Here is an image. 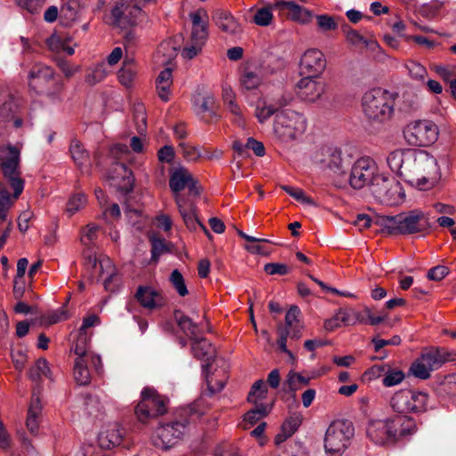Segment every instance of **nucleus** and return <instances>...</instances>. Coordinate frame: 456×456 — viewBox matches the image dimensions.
I'll list each match as a JSON object with an SVG mask.
<instances>
[{
  "mask_svg": "<svg viewBox=\"0 0 456 456\" xmlns=\"http://www.w3.org/2000/svg\"><path fill=\"white\" fill-rule=\"evenodd\" d=\"M390 169L419 189L432 186L439 177L436 159L425 151L398 149L389 153Z\"/></svg>",
  "mask_w": 456,
  "mask_h": 456,
  "instance_id": "obj_1",
  "label": "nucleus"
},
{
  "mask_svg": "<svg viewBox=\"0 0 456 456\" xmlns=\"http://www.w3.org/2000/svg\"><path fill=\"white\" fill-rule=\"evenodd\" d=\"M376 225L388 234H413L424 232L430 227L428 216L419 209H413L396 216L377 215L374 221Z\"/></svg>",
  "mask_w": 456,
  "mask_h": 456,
  "instance_id": "obj_2",
  "label": "nucleus"
},
{
  "mask_svg": "<svg viewBox=\"0 0 456 456\" xmlns=\"http://www.w3.org/2000/svg\"><path fill=\"white\" fill-rule=\"evenodd\" d=\"M306 126V118L303 114L292 110H284L275 115L273 131L280 142L290 143L303 135Z\"/></svg>",
  "mask_w": 456,
  "mask_h": 456,
  "instance_id": "obj_3",
  "label": "nucleus"
},
{
  "mask_svg": "<svg viewBox=\"0 0 456 456\" xmlns=\"http://www.w3.org/2000/svg\"><path fill=\"white\" fill-rule=\"evenodd\" d=\"M452 361H456V351H450L444 347H430L425 349L411 363L410 372L418 379H427L433 370Z\"/></svg>",
  "mask_w": 456,
  "mask_h": 456,
  "instance_id": "obj_4",
  "label": "nucleus"
},
{
  "mask_svg": "<svg viewBox=\"0 0 456 456\" xmlns=\"http://www.w3.org/2000/svg\"><path fill=\"white\" fill-rule=\"evenodd\" d=\"M354 436V428L346 419L333 420L324 436V449L328 456H341L350 445Z\"/></svg>",
  "mask_w": 456,
  "mask_h": 456,
  "instance_id": "obj_5",
  "label": "nucleus"
},
{
  "mask_svg": "<svg viewBox=\"0 0 456 456\" xmlns=\"http://www.w3.org/2000/svg\"><path fill=\"white\" fill-rule=\"evenodd\" d=\"M394 94L381 88L372 89L362 97V109L365 115L374 120L386 121L394 112Z\"/></svg>",
  "mask_w": 456,
  "mask_h": 456,
  "instance_id": "obj_6",
  "label": "nucleus"
},
{
  "mask_svg": "<svg viewBox=\"0 0 456 456\" xmlns=\"http://www.w3.org/2000/svg\"><path fill=\"white\" fill-rule=\"evenodd\" d=\"M190 18L192 24L191 36L182 51V56L187 60L193 59L202 51L208 37V12L204 8H200L190 13Z\"/></svg>",
  "mask_w": 456,
  "mask_h": 456,
  "instance_id": "obj_7",
  "label": "nucleus"
},
{
  "mask_svg": "<svg viewBox=\"0 0 456 456\" xmlns=\"http://www.w3.org/2000/svg\"><path fill=\"white\" fill-rule=\"evenodd\" d=\"M428 393L417 389H400L390 399L392 410L398 413L419 414L428 410Z\"/></svg>",
  "mask_w": 456,
  "mask_h": 456,
  "instance_id": "obj_8",
  "label": "nucleus"
},
{
  "mask_svg": "<svg viewBox=\"0 0 456 456\" xmlns=\"http://www.w3.org/2000/svg\"><path fill=\"white\" fill-rule=\"evenodd\" d=\"M167 400L158 392L150 387H145L141 392V400L134 409L137 419L143 424L164 415L167 411Z\"/></svg>",
  "mask_w": 456,
  "mask_h": 456,
  "instance_id": "obj_9",
  "label": "nucleus"
},
{
  "mask_svg": "<svg viewBox=\"0 0 456 456\" xmlns=\"http://www.w3.org/2000/svg\"><path fill=\"white\" fill-rule=\"evenodd\" d=\"M403 135L408 144L416 147H428L436 142L438 126L431 120L418 119L407 124Z\"/></svg>",
  "mask_w": 456,
  "mask_h": 456,
  "instance_id": "obj_10",
  "label": "nucleus"
},
{
  "mask_svg": "<svg viewBox=\"0 0 456 456\" xmlns=\"http://www.w3.org/2000/svg\"><path fill=\"white\" fill-rule=\"evenodd\" d=\"M189 424L190 422L186 418L160 424L151 436L153 444L162 450H167L175 446L187 434Z\"/></svg>",
  "mask_w": 456,
  "mask_h": 456,
  "instance_id": "obj_11",
  "label": "nucleus"
},
{
  "mask_svg": "<svg viewBox=\"0 0 456 456\" xmlns=\"http://www.w3.org/2000/svg\"><path fill=\"white\" fill-rule=\"evenodd\" d=\"M20 150L14 146L0 147V166L14 190L13 197L17 199L23 191L24 183L19 172Z\"/></svg>",
  "mask_w": 456,
  "mask_h": 456,
  "instance_id": "obj_12",
  "label": "nucleus"
},
{
  "mask_svg": "<svg viewBox=\"0 0 456 456\" xmlns=\"http://www.w3.org/2000/svg\"><path fill=\"white\" fill-rule=\"evenodd\" d=\"M370 192L379 202L389 206L400 205L405 198L402 184L394 177L383 174L378 176Z\"/></svg>",
  "mask_w": 456,
  "mask_h": 456,
  "instance_id": "obj_13",
  "label": "nucleus"
},
{
  "mask_svg": "<svg viewBox=\"0 0 456 456\" xmlns=\"http://www.w3.org/2000/svg\"><path fill=\"white\" fill-rule=\"evenodd\" d=\"M381 175L373 159L361 157L352 165L348 181L354 189L360 190L369 186L370 190H371L372 184L376 183L378 176Z\"/></svg>",
  "mask_w": 456,
  "mask_h": 456,
  "instance_id": "obj_14",
  "label": "nucleus"
},
{
  "mask_svg": "<svg viewBox=\"0 0 456 456\" xmlns=\"http://www.w3.org/2000/svg\"><path fill=\"white\" fill-rule=\"evenodd\" d=\"M314 160L322 168L330 170L335 175H344L349 160L343 158L342 151L337 148L323 147L318 150Z\"/></svg>",
  "mask_w": 456,
  "mask_h": 456,
  "instance_id": "obj_15",
  "label": "nucleus"
},
{
  "mask_svg": "<svg viewBox=\"0 0 456 456\" xmlns=\"http://www.w3.org/2000/svg\"><path fill=\"white\" fill-rule=\"evenodd\" d=\"M143 19L138 8L130 3H118L111 10V25L126 30L135 27Z\"/></svg>",
  "mask_w": 456,
  "mask_h": 456,
  "instance_id": "obj_16",
  "label": "nucleus"
},
{
  "mask_svg": "<svg viewBox=\"0 0 456 456\" xmlns=\"http://www.w3.org/2000/svg\"><path fill=\"white\" fill-rule=\"evenodd\" d=\"M326 65L323 53L319 49L310 48L300 58L299 71L303 76L320 77L325 70Z\"/></svg>",
  "mask_w": 456,
  "mask_h": 456,
  "instance_id": "obj_17",
  "label": "nucleus"
},
{
  "mask_svg": "<svg viewBox=\"0 0 456 456\" xmlns=\"http://www.w3.org/2000/svg\"><path fill=\"white\" fill-rule=\"evenodd\" d=\"M387 419L395 443L411 437L418 431L416 420L409 415L399 413Z\"/></svg>",
  "mask_w": 456,
  "mask_h": 456,
  "instance_id": "obj_18",
  "label": "nucleus"
},
{
  "mask_svg": "<svg viewBox=\"0 0 456 456\" xmlns=\"http://www.w3.org/2000/svg\"><path fill=\"white\" fill-rule=\"evenodd\" d=\"M169 187L175 193V197L181 195L180 192L187 188L191 194L197 196L200 190L197 187V181L193 178L191 173L183 167L174 169L169 178Z\"/></svg>",
  "mask_w": 456,
  "mask_h": 456,
  "instance_id": "obj_19",
  "label": "nucleus"
},
{
  "mask_svg": "<svg viewBox=\"0 0 456 456\" xmlns=\"http://www.w3.org/2000/svg\"><path fill=\"white\" fill-rule=\"evenodd\" d=\"M318 77L305 76L298 81V94L304 101L315 102L326 93L327 84Z\"/></svg>",
  "mask_w": 456,
  "mask_h": 456,
  "instance_id": "obj_20",
  "label": "nucleus"
},
{
  "mask_svg": "<svg viewBox=\"0 0 456 456\" xmlns=\"http://www.w3.org/2000/svg\"><path fill=\"white\" fill-rule=\"evenodd\" d=\"M368 437L376 444H395L388 419L370 420L367 427Z\"/></svg>",
  "mask_w": 456,
  "mask_h": 456,
  "instance_id": "obj_21",
  "label": "nucleus"
},
{
  "mask_svg": "<svg viewBox=\"0 0 456 456\" xmlns=\"http://www.w3.org/2000/svg\"><path fill=\"white\" fill-rule=\"evenodd\" d=\"M134 297L142 307L150 311L159 309L166 304L162 293L151 286H139Z\"/></svg>",
  "mask_w": 456,
  "mask_h": 456,
  "instance_id": "obj_22",
  "label": "nucleus"
},
{
  "mask_svg": "<svg viewBox=\"0 0 456 456\" xmlns=\"http://www.w3.org/2000/svg\"><path fill=\"white\" fill-rule=\"evenodd\" d=\"M175 200L187 228L190 230H196L199 225L202 228L204 232L210 237L211 235L207 227L198 220L196 216V206L194 203L182 195L175 196Z\"/></svg>",
  "mask_w": 456,
  "mask_h": 456,
  "instance_id": "obj_23",
  "label": "nucleus"
},
{
  "mask_svg": "<svg viewBox=\"0 0 456 456\" xmlns=\"http://www.w3.org/2000/svg\"><path fill=\"white\" fill-rule=\"evenodd\" d=\"M125 434V429L118 423L108 424L98 435L99 445L103 449L118 446L122 443Z\"/></svg>",
  "mask_w": 456,
  "mask_h": 456,
  "instance_id": "obj_24",
  "label": "nucleus"
},
{
  "mask_svg": "<svg viewBox=\"0 0 456 456\" xmlns=\"http://www.w3.org/2000/svg\"><path fill=\"white\" fill-rule=\"evenodd\" d=\"M92 267L97 271L99 269V275L103 281V285L106 290L114 291L116 285L112 282L116 279V269L112 261L104 256L97 260L95 256L89 258V263Z\"/></svg>",
  "mask_w": 456,
  "mask_h": 456,
  "instance_id": "obj_25",
  "label": "nucleus"
},
{
  "mask_svg": "<svg viewBox=\"0 0 456 456\" xmlns=\"http://www.w3.org/2000/svg\"><path fill=\"white\" fill-rule=\"evenodd\" d=\"M216 26L228 35H237L241 32V26L232 14L224 9H216L212 13Z\"/></svg>",
  "mask_w": 456,
  "mask_h": 456,
  "instance_id": "obj_26",
  "label": "nucleus"
},
{
  "mask_svg": "<svg viewBox=\"0 0 456 456\" xmlns=\"http://www.w3.org/2000/svg\"><path fill=\"white\" fill-rule=\"evenodd\" d=\"M54 77L53 69L44 64L34 65L28 72V86L37 91H41L43 85L50 82Z\"/></svg>",
  "mask_w": 456,
  "mask_h": 456,
  "instance_id": "obj_27",
  "label": "nucleus"
},
{
  "mask_svg": "<svg viewBox=\"0 0 456 456\" xmlns=\"http://www.w3.org/2000/svg\"><path fill=\"white\" fill-rule=\"evenodd\" d=\"M113 172L114 174L110 175L109 178L117 182L121 178L122 182L116 184L120 190L129 191L133 189L134 179L132 171L125 164L116 162Z\"/></svg>",
  "mask_w": 456,
  "mask_h": 456,
  "instance_id": "obj_28",
  "label": "nucleus"
},
{
  "mask_svg": "<svg viewBox=\"0 0 456 456\" xmlns=\"http://www.w3.org/2000/svg\"><path fill=\"white\" fill-rule=\"evenodd\" d=\"M191 352L196 358L205 360L209 364L216 354L212 344L208 339L199 336L192 339Z\"/></svg>",
  "mask_w": 456,
  "mask_h": 456,
  "instance_id": "obj_29",
  "label": "nucleus"
},
{
  "mask_svg": "<svg viewBox=\"0 0 456 456\" xmlns=\"http://www.w3.org/2000/svg\"><path fill=\"white\" fill-rule=\"evenodd\" d=\"M263 82L260 69L253 66H246L240 77V86L245 90L256 89Z\"/></svg>",
  "mask_w": 456,
  "mask_h": 456,
  "instance_id": "obj_30",
  "label": "nucleus"
},
{
  "mask_svg": "<svg viewBox=\"0 0 456 456\" xmlns=\"http://www.w3.org/2000/svg\"><path fill=\"white\" fill-rule=\"evenodd\" d=\"M41 411H42V405L40 403V400H39L38 396H36L35 395H33L29 407H28V417H27V421H26L27 428L32 434H36L38 430V427H39L38 418L41 414Z\"/></svg>",
  "mask_w": 456,
  "mask_h": 456,
  "instance_id": "obj_31",
  "label": "nucleus"
},
{
  "mask_svg": "<svg viewBox=\"0 0 456 456\" xmlns=\"http://www.w3.org/2000/svg\"><path fill=\"white\" fill-rule=\"evenodd\" d=\"M137 74L136 66L133 59H126L118 72V78L121 85L131 87L134 85Z\"/></svg>",
  "mask_w": 456,
  "mask_h": 456,
  "instance_id": "obj_32",
  "label": "nucleus"
},
{
  "mask_svg": "<svg viewBox=\"0 0 456 456\" xmlns=\"http://www.w3.org/2000/svg\"><path fill=\"white\" fill-rule=\"evenodd\" d=\"M277 106L273 105L272 101L265 98H260L256 102L255 109V117L259 123H265L273 115L277 114Z\"/></svg>",
  "mask_w": 456,
  "mask_h": 456,
  "instance_id": "obj_33",
  "label": "nucleus"
},
{
  "mask_svg": "<svg viewBox=\"0 0 456 456\" xmlns=\"http://www.w3.org/2000/svg\"><path fill=\"white\" fill-rule=\"evenodd\" d=\"M46 43L52 51L57 53L64 52L69 55H72L75 53L74 47L70 45L71 38L69 37L53 34L47 39Z\"/></svg>",
  "mask_w": 456,
  "mask_h": 456,
  "instance_id": "obj_34",
  "label": "nucleus"
},
{
  "mask_svg": "<svg viewBox=\"0 0 456 456\" xmlns=\"http://www.w3.org/2000/svg\"><path fill=\"white\" fill-rule=\"evenodd\" d=\"M300 310L297 305H292L285 316L286 326L291 330V338L298 339L301 337L302 325L298 320Z\"/></svg>",
  "mask_w": 456,
  "mask_h": 456,
  "instance_id": "obj_35",
  "label": "nucleus"
},
{
  "mask_svg": "<svg viewBox=\"0 0 456 456\" xmlns=\"http://www.w3.org/2000/svg\"><path fill=\"white\" fill-rule=\"evenodd\" d=\"M109 73L106 63L100 62L86 69L85 81L90 86H94L102 82Z\"/></svg>",
  "mask_w": 456,
  "mask_h": 456,
  "instance_id": "obj_36",
  "label": "nucleus"
},
{
  "mask_svg": "<svg viewBox=\"0 0 456 456\" xmlns=\"http://www.w3.org/2000/svg\"><path fill=\"white\" fill-rule=\"evenodd\" d=\"M175 48L170 43H162L154 54V61L159 66L169 65L175 59Z\"/></svg>",
  "mask_w": 456,
  "mask_h": 456,
  "instance_id": "obj_37",
  "label": "nucleus"
},
{
  "mask_svg": "<svg viewBox=\"0 0 456 456\" xmlns=\"http://www.w3.org/2000/svg\"><path fill=\"white\" fill-rule=\"evenodd\" d=\"M345 33L346 40L351 45L359 46L363 45L365 47L371 50H375V48L379 46L377 41L365 38L359 33V31L354 28H349L345 29Z\"/></svg>",
  "mask_w": 456,
  "mask_h": 456,
  "instance_id": "obj_38",
  "label": "nucleus"
},
{
  "mask_svg": "<svg viewBox=\"0 0 456 456\" xmlns=\"http://www.w3.org/2000/svg\"><path fill=\"white\" fill-rule=\"evenodd\" d=\"M73 375L79 386H86L91 382V374L85 358L80 357L75 360Z\"/></svg>",
  "mask_w": 456,
  "mask_h": 456,
  "instance_id": "obj_39",
  "label": "nucleus"
},
{
  "mask_svg": "<svg viewBox=\"0 0 456 456\" xmlns=\"http://www.w3.org/2000/svg\"><path fill=\"white\" fill-rule=\"evenodd\" d=\"M175 317L179 328L192 340L199 336V327L188 316L176 312Z\"/></svg>",
  "mask_w": 456,
  "mask_h": 456,
  "instance_id": "obj_40",
  "label": "nucleus"
},
{
  "mask_svg": "<svg viewBox=\"0 0 456 456\" xmlns=\"http://www.w3.org/2000/svg\"><path fill=\"white\" fill-rule=\"evenodd\" d=\"M69 152L72 159L77 167H81L87 164L89 160V154L78 141L74 140L71 142Z\"/></svg>",
  "mask_w": 456,
  "mask_h": 456,
  "instance_id": "obj_41",
  "label": "nucleus"
},
{
  "mask_svg": "<svg viewBox=\"0 0 456 456\" xmlns=\"http://www.w3.org/2000/svg\"><path fill=\"white\" fill-rule=\"evenodd\" d=\"M289 16L292 20L302 24H306L311 21L313 13L308 9L295 3L292 9H290L289 12Z\"/></svg>",
  "mask_w": 456,
  "mask_h": 456,
  "instance_id": "obj_42",
  "label": "nucleus"
},
{
  "mask_svg": "<svg viewBox=\"0 0 456 456\" xmlns=\"http://www.w3.org/2000/svg\"><path fill=\"white\" fill-rule=\"evenodd\" d=\"M404 378L405 375L403 370L398 369H392L389 366L383 377L382 384L386 387H391L401 384Z\"/></svg>",
  "mask_w": 456,
  "mask_h": 456,
  "instance_id": "obj_43",
  "label": "nucleus"
},
{
  "mask_svg": "<svg viewBox=\"0 0 456 456\" xmlns=\"http://www.w3.org/2000/svg\"><path fill=\"white\" fill-rule=\"evenodd\" d=\"M90 335L87 332H78L77 340L72 346V350L77 355V358H85L87 356Z\"/></svg>",
  "mask_w": 456,
  "mask_h": 456,
  "instance_id": "obj_44",
  "label": "nucleus"
},
{
  "mask_svg": "<svg viewBox=\"0 0 456 456\" xmlns=\"http://www.w3.org/2000/svg\"><path fill=\"white\" fill-rule=\"evenodd\" d=\"M267 388L265 382L262 379L256 380L253 384L248 393V401L252 403L257 404V402L259 400H263L265 398Z\"/></svg>",
  "mask_w": 456,
  "mask_h": 456,
  "instance_id": "obj_45",
  "label": "nucleus"
},
{
  "mask_svg": "<svg viewBox=\"0 0 456 456\" xmlns=\"http://www.w3.org/2000/svg\"><path fill=\"white\" fill-rule=\"evenodd\" d=\"M281 188L287 192L289 195H290L292 198H294L296 200L308 206H314L315 203L314 200L310 197H308L305 191L297 187L289 186V185H281Z\"/></svg>",
  "mask_w": 456,
  "mask_h": 456,
  "instance_id": "obj_46",
  "label": "nucleus"
},
{
  "mask_svg": "<svg viewBox=\"0 0 456 456\" xmlns=\"http://www.w3.org/2000/svg\"><path fill=\"white\" fill-rule=\"evenodd\" d=\"M269 411L270 409L268 408V406L263 403L256 404L254 409L248 411L244 415V421L253 425L259 419L265 417L269 413Z\"/></svg>",
  "mask_w": 456,
  "mask_h": 456,
  "instance_id": "obj_47",
  "label": "nucleus"
},
{
  "mask_svg": "<svg viewBox=\"0 0 456 456\" xmlns=\"http://www.w3.org/2000/svg\"><path fill=\"white\" fill-rule=\"evenodd\" d=\"M49 373L48 362L45 359H38L35 365L28 370V377L33 381H37L42 376H47Z\"/></svg>",
  "mask_w": 456,
  "mask_h": 456,
  "instance_id": "obj_48",
  "label": "nucleus"
},
{
  "mask_svg": "<svg viewBox=\"0 0 456 456\" xmlns=\"http://www.w3.org/2000/svg\"><path fill=\"white\" fill-rule=\"evenodd\" d=\"M179 148L181 150L183 157L190 162H196L200 158L203 157V153L200 151V150L190 143L187 142H181L179 143Z\"/></svg>",
  "mask_w": 456,
  "mask_h": 456,
  "instance_id": "obj_49",
  "label": "nucleus"
},
{
  "mask_svg": "<svg viewBox=\"0 0 456 456\" xmlns=\"http://www.w3.org/2000/svg\"><path fill=\"white\" fill-rule=\"evenodd\" d=\"M405 67L409 72V75L411 78L415 80L423 81L427 77L428 71L427 69L420 63L415 61H408L405 63Z\"/></svg>",
  "mask_w": 456,
  "mask_h": 456,
  "instance_id": "obj_50",
  "label": "nucleus"
},
{
  "mask_svg": "<svg viewBox=\"0 0 456 456\" xmlns=\"http://www.w3.org/2000/svg\"><path fill=\"white\" fill-rule=\"evenodd\" d=\"M87 203L86 197L84 193L79 192L70 197L67 203V211L73 215L83 208Z\"/></svg>",
  "mask_w": 456,
  "mask_h": 456,
  "instance_id": "obj_51",
  "label": "nucleus"
},
{
  "mask_svg": "<svg viewBox=\"0 0 456 456\" xmlns=\"http://www.w3.org/2000/svg\"><path fill=\"white\" fill-rule=\"evenodd\" d=\"M287 383L290 390L296 391L306 386L309 383V379L295 371H289L287 376Z\"/></svg>",
  "mask_w": 456,
  "mask_h": 456,
  "instance_id": "obj_52",
  "label": "nucleus"
},
{
  "mask_svg": "<svg viewBox=\"0 0 456 456\" xmlns=\"http://www.w3.org/2000/svg\"><path fill=\"white\" fill-rule=\"evenodd\" d=\"M99 226L94 224H88L81 231V242L90 245L97 240Z\"/></svg>",
  "mask_w": 456,
  "mask_h": 456,
  "instance_id": "obj_53",
  "label": "nucleus"
},
{
  "mask_svg": "<svg viewBox=\"0 0 456 456\" xmlns=\"http://www.w3.org/2000/svg\"><path fill=\"white\" fill-rule=\"evenodd\" d=\"M317 26L320 31L329 32L338 28V23L334 18L328 14H321L316 16Z\"/></svg>",
  "mask_w": 456,
  "mask_h": 456,
  "instance_id": "obj_54",
  "label": "nucleus"
},
{
  "mask_svg": "<svg viewBox=\"0 0 456 456\" xmlns=\"http://www.w3.org/2000/svg\"><path fill=\"white\" fill-rule=\"evenodd\" d=\"M210 364L206 363L202 366L203 372L205 374L206 382L208 385V388L211 394L217 393L221 391L224 387V379L222 380H216L212 376L208 374V368Z\"/></svg>",
  "mask_w": 456,
  "mask_h": 456,
  "instance_id": "obj_55",
  "label": "nucleus"
},
{
  "mask_svg": "<svg viewBox=\"0 0 456 456\" xmlns=\"http://www.w3.org/2000/svg\"><path fill=\"white\" fill-rule=\"evenodd\" d=\"M83 410L87 415H96L100 411V402L98 398L92 395H86L81 400Z\"/></svg>",
  "mask_w": 456,
  "mask_h": 456,
  "instance_id": "obj_56",
  "label": "nucleus"
},
{
  "mask_svg": "<svg viewBox=\"0 0 456 456\" xmlns=\"http://www.w3.org/2000/svg\"><path fill=\"white\" fill-rule=\"evenodd\" d=\"M195 105L200 113L210 112L215 109L216 99L212 94H207L195 101Z\"/></svg>",
  "mask_w": 456,
  "mask_h": 456,
  "instance_id": "obj_57",
  "label": "nucleus"
},
{
  "mask_svg": "<svg viewBox=\"0 0 456 456\" xmlns=\"http://www.w3.org/2000/svg\"><path fill=\"white\" fill-rule=\"evenodd\" d=\"M170 281L176 289L177 293L181 297H184L188 294V290L184 282V279L182 273L178 270H174L170 275Z\"/></svg>",
  "mask_w": 456,
  "mask_h": 456,
  "instance_id": "obj_58",
  "label": "nucleus"
},
{
  "mask_svg": "<svg viewBox=\"0 0 456 456\" xmlns=\"http://www.w3.org/2000/svg\"><path fill=\"white\" fill-rule=\"evenodd\" d=\"M273 20L272 7H265L256 11L254 15V21L259 26H267Z\"/></svg>",
  "mask_w": 456,
  "mask_h": 456,
  "instance_id": "obj_59",
  "label": "nucleus"
},
{
  "mask_svg": "<svg viewBox=\"0 0 456 456\" xmlns=\"http://www.w3.org/2000/svg\"><path fill=\"white\" fill-rule=\"evenodd\" d=\"M302 422V417L300 414H295L288 418L282 424V430L289 436H292Z\"/></svg>",
  "mask_w": 456,
  "mask_h": 456,
  "instance_id": "obj_60",
  "label": "nucleus"
},
{
  "mask_svg": "<svg viewBox=\"0 0 456 456\" xmlns=\"http://www.w3.org/2000/svg\"><path fill=\"white\" fill-rule=\"evenodd\" d=\"M78 7L79 4L77 0H69L65 4L61 6V13L66 19L73 20L77 18Z\"/></svg>",
  "mask_w": 456,
  "mask_h": 456,
  "instance_id": "obj_61",
  "label": "nucleus"
},
{
  "mask_svg": "<svg viewBox=\"0 0 456 456\" xmlns=\"http://www.w3.org/2000/svg\"><path fill=\"white\" fill-rule=\"evenodd\" d=\"M167 251H168V248L165 240L159 238L151 239V258L154 261H158L159 256Z\"/></svg>",
  "mask_w": 456,
  "mask_h": 456,
  "instance_id": "obj_62",
  "label": "nucleus"
},
{
  "mask_svg": "<svg viewBox=\"0 0 456 456\" xmlns=\"http://www.w3.org/2000/svg\"><path fill=\"white\" fill-rule=\"evenodd\" d=\"M264 270L269 275H285L289 273V267L281 263H268L265 265Z\"/></svg>",
  "mask_w": 456,
  "mask_h": 456,
  "instance_id": "obj_63",
  "label": "nucleus"
},
{
  "mask_svg": "<svg viewBox=\"0 0 456 456\" xmlns=\"http://www.w3.org/2000/svg\"><path fill=\"white\" fill-rule=\"evenodd\" d=\"M449 273L448 267L444 265H436L431 268L428 273V278L432 281H441Z\"/></svg>",
  "mask_w": 456,
  "mask_h": 456,
  "instance_id": "obj_64",
  "label": "nucleus"
}]
</instances>
